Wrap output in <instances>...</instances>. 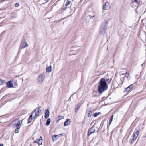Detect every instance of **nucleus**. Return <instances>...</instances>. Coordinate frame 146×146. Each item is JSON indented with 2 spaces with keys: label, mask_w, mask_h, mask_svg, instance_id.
I'll return each instance as SVG.
<instances>
[{
  "label": "nucleus",
  "mask_w": 146,
  "mask_h": 146,
  "mask_svg": "<svg viewBox=\"0 0 146 146\" xmlns=\"http://www.w3.org/2000/svg\"><path fill=\"white\" fill-rule=\"evenodd\" d=\"M106 81L109 83L111 82V79H108L106 80L102 78L100 80L99 82V85L98 86V90L99 94H102L103 92L107 89L108 86Z\"/></svg>",
  "instance_id": "obj_1"
},
{
  "label": "nucleus",
  "mask_w": 146,
  "mask_h": 146,
  "mask_svg": "<svg viewBox=\"0 0 146 146\" xmlns=\"http://www.w3.org/2000/svg\"><path fill=\"white\" fill-rule=\"evenodd\" d=\"M23 120L21 121L19 119H17L12 121L11 125H13L14 127H16L15 132V133H18L19 132V129L21 126V124L22 123V121Z\"/></svg>",
  "instance_id": "obj_2"
},
{
  "label": "nucleus",
  "mask_w": 146,
  "mask_h": 146,
  "mask_svg": "<svg viewBox=\"0 0 146 146\" xmlns=\"http://www.w3.org/2000/svg\"><path fill=\"white\" fill-rule=\"evenodd\" d=\"M108 22L107 21L103 22L100 26V33L102 35H104L107 28Z\"/></svg>",
  "instance_id": "obj_3"
},
{
  "label": "nucleus",
  "mask_w": 146,
  "mask_h": 146,
  "mask_svg": "<svg viewBox=\"0 0 146 146\" xmlns=\"http://www.w3.org/2000/svg\"><path fill=\"white\" fill-rule=\"evenodd\" d=\"M99 128L97 124L94 123L92 127L88 130V136H89L90 134L94 133L95 131L98 132L99 131Z\"/></svg>",
  "instance_id": "obj_4"
},
{
  "label": "nucleus",
  "mask_w": 146,
  "mask_h": 146,
  "mask_svg": "<svg viewBox=\"0 0 146 146\" xmlns=\"http://www.w3.org/2000/svg\"><path fill=\"white\" fill-rule=\"evenodd\" d=\"M140 127H137L136 129L135 130L134 135L133 137L132 140L133 141L135 140L137 138L139 133Z\"/></svg>",
  "instance_id": "obj_5"
},
{
  "label": "nucleus",
  "mask_w": 146,
  "mask_h": 146,
  "mask_svg": "<svg viewBox=\"0 0 146 146\" xmlns=\"http://www.w3.org/2000/svg\"><path fill=\"white\" fill-rule=\"evenodd\" d=\"M45 78V75L44 74H42L39 75L38 77V83L41 84L44 80Z\"/></svg>",
  "instance_id": "obj_6"
},
{
  "label": "nucleus",
  "mask_w": 146,
  "mask_h": 146,
  "mask_svg": "<svg viewBox=\"0 0 146 146\" xmlns=\"http://www.w3.org/2000/svg\"><path fill=\"white\" fill-rule=\"evenodd\" d=\"M37 109H36L35 111L33 112L32 114L30 115V117L28 119V122L27 123H29L30 122L32 121L33 119V118H35L36 117H35V112L36 111Z\"/></svg>",
  "instance_id": "obj_7"
},
{
  "label": "nucleus",
  "mask_w": 146,
  "mask_h": 146,
  "mask_svg": "<svg viewBox=\"0 0 146 146\" xmlns=\"http://www.w3.org/2000/svg\"><path fill=\"white\" fill-rule=\"evenodd\" d=\"M49 110L46 109L45 111V117L47 119L48 118L49 116Z\"/></svg>",
  "instance_id": "obj_8"
},
{
  "label": "nucleus",
  "mask_w": 146,
  "mask_h": 146,
  "mask_svg": "<svg viewBox=\"0 0 146 146\" xmlns=\"http://www.w3.org/2000/svg\"><path fill=\"white\" fill-rule=\"evenodd\" d=\"M7 86L9 88L13 87V85L11 81H8L7 83Z\"/></svg>",
  "instance_id": "obj_9"
},
{
  "label": "nucleus",
  "mask_w": 146,
  "mask_h": 146,
  "mask_svg": "<svg viewBox=\"0 0 146 146\" xmlns=\"http://www.w3.org/2000/svg\"><path fill=\"white\" fill-rule=\"evenodd\" d=\"M21 49H23L28 46V45L26 42H22L21 43Z\"/></svg>",
  "instance_id": "obj_10"
},
{
  "label": "nucleus",
  "mask_w": 146,
  "mask_h": 146,
  "mask_svg": "<svg viewBox=\"0 0 146 146\" xmlns=\"http://www.w3.org/2000/svg\"><path fill=\"white\" fill-rule=\"evenodd\" d=\"M133 84L130 85L128 87L125 88L124 92H126L129 91L133 87Z\"/></svg>",
  "instance_id": "obj_11"
},
{
  "label": "nucleus",
  "mask_w": 146,
  "mask_h": 146,
  "mask_svg": "<svg viewBox=\"0 0 146 146\" xmlns=\"http://www.w3.org/2000/svg\"><path fill=\"white\" fill-rule=\"evenodd\" d=\"M109 3H106L103 6V9L104 10L108 9L109 7Z\"/></svg>",
  "instance_id": "obj_12"
},
{
  "label": "nucleus",
  "mask_w": 146,
  "mask_h": 146,
  "mask_svg": "<svg viewBox=\"0 0 146 146\" xmlns=\"http://www.w3.org/2000/svg\"><path fill=\"white\" fill-rule=\"evenodd\" d=\"M70 119H66L64 124V126H66L70 125Z\"/></svg>",
  "instance_id": "obj_13"
},
{
  "label": "nucleus",
  "mask_w": 146,
  "mask_h": 146,
  "mask_svg": "<svg viewBox=\"0 0 146 146\" xmlns=\"http://www.w3.org/2000/svg\"><path fill=\"white\" fill-rule=\"evenodd\" d=\"M40 107H38V108H36L37 109L36 111L35 112V117H36L39 114V113L41 111L39 109Z\"/></svg>",
  "instance_id": "obj_14"
},
{
  "label": "nucleus",
  "mask_w": 146,
  "mask_h": 146,
  "mask_svg": "<svg viewBox=\"0 0 146 146\" xmlns=\"http://www.w3.org/2000/svg\"><path fill=\"white\" fill-rule=\"evenodd\" d=\"M52 66H50L46 68V71L48 72H50L51 71Z\"/></svg>",
  "instance_id": "obj_15"
},
{
  "label": "nucleus",
  "mask_w": 146,
  "mask_h": 146,
  "mask_svg": "<svg viewBox=\"0 0 146 146\" xmlns=\"http://www.w3.org/2000/svg\"><path fill=\"white\" fill-rule=\"evenodd\" d=\"M80 106L79 105H78L75 106V112L76 113L78 111V110L80 108Z\"/></svg>",
  "instance_id": "obj_16"
},
{
  "label": "nucleus",
  "mask_w": 146,
  "mask_h": 146,
  "mask_svg": "<svg viewBox=\"0 0 146 146\" xmlns=\"http://www.w3.org/2000/svg\"><path fill=\"white\" fill-rule=\"evenodd\" d=\"M50 122H51V119L50 118H48L46 121V125L47 126H48L49 125H50Z\"/></svg>",
  "instance_id": "obj_17"
},
{
  "label": "nucleus",
  "mask_w": 146,
  "mask_h": 146,
  "mask_svg": "<svg viewBox=\"0 0 146 146\" xmlns=\"http://www.w3.org/2000/svg\"><path fill=\"white\" fill-rule=\"evenodd\" d=\"M40 138L38 141V143L39 145H42V138L41 136Z\"/></svg>",
  "instance_id": "obj_18"
},
{
  "label": "nucleus",
  "mask_w": 146,
  "mask_h": 146,
  "mask_svg": "<svg viewBox=\"0 0 146 146\" xmlns=\"http://www.w3.org/2000/svg\"><path fill=\"white\" fill-rule=\"evenodd\" d=\"M59 135H53L52 136V138L53 141L57 140V138H56V137Z\"/></svg>",
  "instance_id": "obj_19"
},
{
  "label": "nucleus",
  "mask_w": 146,
  "mask_h": 146,
  "mask_svg": "<svg viewBox=\"0 0 146 146\" xmlns=\"http://www.w3.org/2000/svg\"><path fill=\"white\" fill-rule=\"evenodd\" d=\"M129 72H126L125 73L122 74H121L122 75L125 76H127V78H128V76L129 75Z\"/></svg>",
  "instance_id": "obj_20"
},
{
  "label": "nucleus",
  "mask_w": 146,
  "mask_h": 146,
  "mask_svg": "<svg viewBox=\"0 0 146 146\" xmlns=\"http://www.w3.org/2000/svg\"><path fill=\"white\" fill-rule=\"evenodd\" d=\"M71 3V2L70 1L67 0V2L65 4V6L67 7L69 5H70Z\"/></svg>",
  "instance_id": "obj_21"
},
{
  "label": "nucleus",
  "mask_w": 146,
  "mask_h": 146,
  "mask_svg": "<svg viewBox=\"0 0 146 146\" xmlns=\"http://www.w3.org/2000/svg\"><path fill=\"white\" fill-rule=\"evenodd\" d=\"M58 118H59V120L57 121V122H58L61 119H64V117L63 116H58Z\"/></svg>",
  "instance_id": "obj_22"
},
{
  "label": "nucleus",
  "mask_w": 146,
  "mask_h": 146,
  "mask_svg": "<svg viewBox=\"0 0 146 146\" xmlns=\"http://www.w3.org/2000/svg\"><path fill=\"white\" fill-rule=\"evenodd\" d=\"M113 115H112L111 116V118H110L109 124H110L111 123V122L113 120Z\"/></svg>",
  "instance_id": "obj_23"
},
{
  "label": "nucleus",
  "mask_w": 146,
  "mask_h": 146,
  "mask_svg": "<svg viewBox=\"0 0 146 146\" xmlns=\"http://www.w3.org/2000/svg\"><path fill=\"white\" fill-rule=\"evenodd\" d=\"M19 5V3H17L15 4V6L16 7H18Z\"/></svg>",
  "instance_id": "obj_24"
},
{
  "label": "nucleus",
  "mask_w": 146,
  "mask_h": 146,
  "mask_svg": "<svg viewBox=\"0 0 146 146\" xmlns=\"http://www.w3.org/2000/svg\"><path fill=\"white\" fill-rule=\"evenodd\" d=\"M98 114L96 112L94 114V117H96L98 115Z\"/></svg>",
  "instance_id": "obj_25"
},
{
  "label": "nucleus",
  "mask_w": 146,
  "mask_h": 146,
  "mask_svg": "<svg viewBox=\"0 0 146 146\" xmlns=\"http://www.w3.org/2000/svg\"><path fill=\"white\" fill-rule=\"evenodd\" d=\"M135 1L136 3L138 4L139 3H140V2H141V1H138V0H134Z\"/></svg>",
  "instance_id": "obj_26"
},
{
  "label": "nucleus",
  "mask_w": 146,
  "mask_h": 146,
  "mask_svg": "<svg viewBox=\"0 0 146 146\" xmlns=\"http://www.w3.org/2000/svg\"><path fill=\"white\" fill-rule=\"evenodd\" d=\"M89 16L90 17L91 19L93 17H94V16H91V15H89Z\"/></svg>",
  "instance_id": "obj_27"
},
{
  "label": "nucleus",
  "mask_w": 146,
  "mask_h": 146,
  "mask_svg": "<svg viewBox=\"0 0 146 146\" xmlns=\"http://www.w3.org/2000/svg\"><path fill=\"white\" fill-rule=\"evenodd\" d=\"M49 1V0H45V1L46 2H48V1Z\"/></svg>",
  "instance_id": "obj_28"
},
{
  "label": "nucleus",
  "mask_w": 146,
  "mask_h": 146,
  "mask_svg": "<svg viewBox=\"0 0 146 146\" xmlns=\"http://www.w3.org/2000/svg\"><path fill=\"white\" fill-rule=\"evenodd\" d=\"M67 9V7L64 8L63 9L64 10H65Z\"/></svg>",
  "instance_id": "obj_29"
},
{
  "label": "nucleus",
  "mask_w": 146,
  "mask_h": 146,
  "mask_svg": "<svg viewBox=\"0 0 146 146\" xmlns=\"http://www.w3.org/2000/svg\"><path fill=\"white\" fill-rule=\"evenodd\" d=\"M1 146H3V144H1Z\"/></svg>",
  "instance_id": "obj_30"
},
{
  "label": "nucleus",
  "mask_w": 146,
  "mask_h": 146,
  "mask_svg": "<svg viewBox=\"0 0 146 146\" xmlns=\"http://www.w3.org/2000/svg\"><path fill=\"white\" fill-rule=\"evenodd\" d=\"M93 123V122H92V123H91V124H90V125H91Z\"/></svg>",
  "instance_id": "obj_31"
},
{
  "label": "nucleus",
  "mask_w": 146,
  "mask_h": 146,
  "mask_svg": "<svg viewBox=\"0 0 146 146\" xmlns=\"http://www.w3.org/2000/svg\"><path fill=\"white\" fill-rule=\"evenodd\" d=\"M89 114H90V113H89V114H88V117H90V116L89 115Z\"/></svg>",
  "instance_id": "obj_32"
},
{
  "label": "nucleus",
  "mask_w": 146,
  "mask_h": 146,
  "mask_svg": "<svg viewBox=\"0 0 146 146\" xmlns=\"http://www.w3.org/2000/svg\"><path fill=\"white\" fill-rule=\"evenodd\" d=\"M0 81H1V82L2 81V80H1V79Z\"/></svg>",
  "instance_id": "obj_33"
},
{
  "label": "nucleus",
  "mask_w": 146,
  "mask_h": 146,
  "mask_svg": "<svg viewBox=\"0 0 146 146\" xmlns=\"http://www.w3.org/2000/svg\"><path fill=\"white\" fill-rule=\"evenodd\" d=\"M145 137H146V136Z\"/></svg>",
  "instance_id": "obj_34"
}]
</instances>
